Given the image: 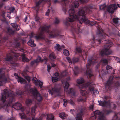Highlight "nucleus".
Masks as SVG:
<instances>
[{"mask_svg":"<svg viewBox=\"0 0 120 120\" xmlns=\"http://www.w3.org/2000/svg\"><path fill=\"white\" fill-rule=\"evenodd\" d=\"M78 101L79 102H83L86 101V100L81 97H79L77 99Z\"/></svg>","mask_w":120,"mask_h":120,"instance_id":"nucleus-44","label":"nucleus"},{"mask_svg":"<svg viewBox=\"0 0 120 120\" xmlns=\"http://www.w3.org/2000/svg\"><path fill=\"white\" fill-rule=\"evenodd\" d=\"M101 73L102 74H104L106 73L104 71L103 69L102 70V71H101Z\"/></svg>","mask_w":120,"mask_h":120,"instance_id":"nucleus-57","label":"nucleus"},{"mask_svg":"<svg viewBox=\"0 0 120 120\" xmlns=\"http://www.w3.org/2000/svg\"><path fill=\"white\" fill-rule=\"evenodd\" d=\"M118 35L120 37V33H118Z\"/></svg>","mask_w":120,"mask_h":120,"instance_id":"nucleus-63","label":"nucleus"},{"mask_svg":"<svg viewBox=\"0 0 120 120\" xmlns=\"http://www.w3.org/2000/svg\"><path fill=\"white\" fill-rule=\"evenodd\" d=\"M108 98V97L104 96L103 100L98 101L99 105L103 107L110 108V109L112 108L113 109H115L116 108V105L114 104L111 105L110 101H106ZM112 112V111L111 109L109 110L103 109L101 111L97 110L92 114L91 118L94 120L97 117H98V120H105V115L109 114Z\"/></svg>","mask_w":120,"mask_h":120,"instance_id":"nucleus-5","label":"nucleus"},{"mask_svg":"<svg viewBox=\"0 0 120 120\" xmlns=\"http://www.w3.org/2000/svg\"><path fill=\"white\" fill-rule=\"evenodd\" d=\"M83 56L82 55V54H81V56L84 59V58L85 57V58H86V53L85 52V51H83Z\"/></svg>","mask_w":120,"mask_h":120,"instance_id":"nucleus-49","label":"nucleus"},{"mask_svg":"<svg viewBox=\"0 0 120 120\" xmlns=\"http://www.w3.org/2000/svg\"><path fill=\"white\" fill-rule=\"evenodd\" d=\"M34 24V22H32L31 23L30 25V28L34 27H35Z\"/></svg>","mask_w":120,"mask_h":120,"instance_id":"nucleus-51","label":"nucleus"},{"mask_svg":"<svg viewBox=\"0 0 120 120\" xmlns=\"http://www.w3.org/2000/svg\"><path fill=\"white\" fill-rule=\"evenodd\" d=\"M5 68L0 69V86L2 85L8 81V79L4 75Z\"/></svg>","mask_w":120,"mask_h":120,"instance_id":"nucleus-12","label":"nucleus"},{"mask_svg":"<svg viewBox=\"0 0 120 120\" xmlns=\"http://www.w3.org/2000/svg\"><path fill=\"white\" fill-rule=\"evenodd\" d=\"M120 79V77L118 76L115 78L112 76L110 77L108 80L105 84V88L107 90H110L115 86H120V82L118 80Z\"/></svg>","mask_w":120,"mask_h":120,"instance_id":"nucleus-7","label":"nucleus"},{"mask_svg":"<svg viewBox=\"0 0 120 120\" xmlns=\"http://www.w3.org/2000/svg\"><path fill=\"white\" fill-rule=\"evenodd\" d=\"M60 22V20L59 19L56 18L54 22V24L55 25L58 24Z\"/></svg>","mask_w":120,"mask_h":120,"instance_id":"nucleus-40","label":"nucleus"},{"mask_svg":"<svg viewBox=\"0 0 120 120\" xmlns=\"http://www.w3.org/2000/svg\"><path fill=\"white\" fill-rule=\"evenodd\" d=\"M94 107V106L93 105H91L89 107V109L91 110H92Z\"/></svg>","mask_w":120,"mask_h":120,"instance_id":"nucleus-54","label":"nucleus"},{"mask_svg":"<svg viewBox=\"0 0 120 120\" xmlns=\"http://www.w3.org/2000/svg\"><path fill=\"white\" fill-rule=\"evenodd\" d=\"M7 33L10 34H13L14 32V31L12 30L11 28H10L7 29Z\"/></svg>","mask_w":120,"mask_h":120,"instance_id":"nucleus-37","label":"nucleus"},{"mask_svg":"<svg viewBox=\"0 0 120 120\" xmlns=\"http://www.w3.org/2000/svg\"><path fill=\"white\" fill-rule=\"evenodd\" d=\"M28 66H26L25 69L23 71L22 73V75L28 81V82H30L31 78L27 75V73L28 72Z\"/></svg>","mask_w":120,"mask_h":120,"instance_id":"nucleus-16","label":"nucleus"},{"mask_svg":"<svg viewBox=\"0 0 120 120\" xmlns=\"http://www.w3.org/2000/svg\"><path fill=\"white\" fill-rule=\"evenodd\" d=\"M60 89L57 88L55 87L52 88L51 90H49L48 92H49L52 95L53 94V93L54 92H59L60 91Z\"/></svg>","mask_w":120,"mask_h":120,"instance_id":"nucleus-21","label":"nucleus"},{"mask_svg":"<svg viewBox=\"0 0 120 120\" xmlns=\"http://www.w3.org/2000/svg\"><path fill=\"white\" fill-rule=\"evenodd\" d=\"M47 120H53L54 119V116L53 114H50L49 115H47Z\"/></svg>","mask_w":120,"mask_h":120,"instance_id":"nucleus-30","label":"nucleus"},{"mask_svg":"<svg viewBox=\"0 0 120 120\" xmlns=\"http://www.w3.org/2000/svg\"><path fill=\"white\" fill-rule=\"evenodd\" d=\"M70 79V77L68 76L65 79H62V82L64 86L65 92L67 94L73 97H75L76 96V92L75 90L72 88L68 89L69 85L68 81H69Z\"/></svg>","mask_w":120,"mask_h":120,"instance_id":"nucleus-8","label":"nucleus"},{"mask_svg":"<svg viewBox=\"0 0 120 120\" xmlns=\"http://www.w3.org/2000/svg\"><path fill=\"white\" fill-rule=\"evenodd\" d=\"M114 58L115 59H116V60H119V59L118 57H114Z\"/></svg>","mask_w":120,"mask_h":120,"instance_id":"nucleus-62","label":"nucleus"},{"mask_svg":"<svg viewBox=\"0 0 120 120\" xmlns=\"http://www.w3.org/2000/svg\"><path fill=\"white\" fill-rule=\"evenodd\" d=\"M92 7L90 5L85 6L84 8H81L78 11H76L73 8L70 9L68 11V13L69 17L66 18V20L64 21V22L65 25L68 26L69 25L70 22L74 21L75 20L77 21V23L72 24L71 26V30L74 34H77L82 32V30L80 29L79 23L81 24L83 22L86 24H88L91 26L96 24L97 29V36L98 37L97 39L96 37L94 38V41L96 44H100L102 41L100 39L101 38L104 41V43L105 44L104 45V49H102L100 53V54L103 56L105 55H108L111 53V51L109 49L112 45V41L110 40H106L108 38V36L105 34L103 30L99 25L98 22L94 20L90 21L86 17L85 15V13H86L90 14L91 13V9Z\"/></svg>","mask_w":120,"mask_h":120,"instance_id":"nucleus-1","label":"nucleus"},{"mask_svg":"<svg viewBox=\"0 0 120 120\" xmlns=\"http://www.w3.org/2000/svg\"><path fill=\"white\" fill-rule=\"evenodd\" d=\"M68 102L73 106H74L75 105V103L74 100H73L72 99L68 100Z\"/></svg>","mask_w":120,"mask_h":120,"instance_id":"nucleus-43","label":"nucleus"},{"mask_svg":"<svg viewBox=\"0 0 120 120\" xmlns=\"http://www.w3.org/2000/svg\"><path fill=\"white\" fill-rule=\"evenodd\" d=\"M79 5L78 2L77 1H75L72 4V8L74 7L77 8Z\"/></svg>","mask_w":120,"mask_h":120,"instance_id":"nucleus-31","label":"nucleus"},{"mask_svg":"<svg viewBox=\"0 0 120 120\" xmlns=\"http://www.w3.org/2000/svg\"><path fill=\"white\" fill-rule=\"evenodd\" d=\"M54 75L55 76H56V77H57V76L59 75V74L57 72H56L55 73Z\"/></svg>","mask_w":120,"mask_h":120,"instance_id":"nucleus-55","label":"nucleus"},{"mask_svg":"<svg viewBox=\"0 0 120 120\" xmlns=\"http://www.w3.org/2000/svg\"><path fill=\"white\" fill-rule=\"evenodd\" d=\"M1 100L2 104H0V108H3L6 110H8L9 107H11L16 110L19 109L23 111L25 109L21 104L19 102H17L14 104L12 103L15 101V97L16 95L14 92L10 90L5 89L1 91Z\"/></svg>","mask_w":120,"mask_h":120,"instance_id":"nucleus-3","label":"nucleus"},{"mask_svg":"<svg viewBox=\"0 0 120 120\" xmlns=\"http://www.w3.org/2000/svg\"><path fill=\"white\" fill-rule=\"evenodd\" d=\"M63 11L64 12L65 14H66V12L67 10V8L65 6H64L62 8Z\"/></svg>","mask_w":120,"mask_h":120,"instance_id":"nucleus-50","label":"nucleus"},{"mask_svg":"<svg viewBox=\"0 0 120 120\" xmlns=\"http://www.w3.org/2000/svg\"><path fill=\"white\" fill-rule=\"evenodd\" d=\"M72 70L75 75H76L79 73V70L78 67L77 66L75 67L74 68V69H72Z\"/></svg>","mask_w":120,"mask_h":120,"instance_id":"nucleus-28","label":"nucleus"},{"mask_svg":"<svg viewBox=\"0 0 120 120\" xmlns=\"http://www.w3.org/2000/svg\"><path fill=\"white\" fill-rule=\"evenodd\" d=\"M64 103L63 104V106H66L67 105V102H68V100H67L65 99H64L63 100Z\"/></svg>","mask_w":120,"mask_h":120,"instance_id":"nucleus-48","label":"nucleus"},{"mask_svg":"<svg viewBox=\"0 0 120 120\" xmlns=\"http://www.w3.org/2000/svg\"><path fill=\"white\" fill-rule=\"evenodd\" d=\"M45 2V1L44 0H40L36 3V5L35 8L36 10V13L34 15L35 20L36 21L38 22L40 19V18L38 17L37 14V13L39 10V8L40 6H43V4Z\"/></svg>","mask_w":120,"mask_h":120,"instance_id":"nucleus-11","label":"nucleus"},{"mask_svg":"<svg viewBox=\"0 0 120 120\" xmlns=\"http://www.w3.org/2000/svg\"><path fill=\"white\" fill-rule=\"evenodd\" d=\"M21 56H22V60L23 61L27 62L29 61V60L26 58L25 54H21Z\"/></svg>","mask_w":120,"mask_h":120,"instance_id":"nucleus-33","label":"nucleus"},{"mask_svg":"<svg viewBox=\"0 0 120 120\" xmlns=\"http://www.w3.org/2000/svg\"><path fill=\"white\" fill-rule=\"evenodd\" d=\"M27 16H26V17L25 18V19H24V21L25 22H26V20L27 19Z\"/></svg>","mask_w":120,"mask_h":120,"instance_id":"nucleus-59","label":"nucleus"},{"mask_svg":"<svg viewBox=\"0 0 120 120\" xmlns=\"http://www.w3.org/2000/svg\"><path fill=\"white\" fill-rule=\"evenodd\" d=\"M66 59L69 63H72V61L73 63H74L78 62L79 60V59L78 58H74L72 59V60L70 59L69 57H66Z\"/></svg>","mask_w":120,"mask_h":120,"instance_id":"nucleus-23","label":"nucleus"},{"mask_svg":"<svg viewBox=\"0 0 120 120\" xmlns=\"http://www.w3.org/2000/svg\"><path fill=\"white\" fill-rule=\"evenodd\" d=\"M51 67L49 65H47V71L49 72V70L51 69Z\"/></svg>","mask_w":120,"mask_h":120,"instance_id":"nucleus-53","label":"nucleus"},{"mask_svg":"<svg viewBox=\"0 0 120 120\" xmlns=\"http://www.w3.org/2000/svg\"><path fill=\"white\" fill-rule=\"evenodd\" d=\"M112 69V67L109 65H107L106 67V69L107 70H109L110 69Z\"/></svg>","mask_w":120,"mask_h":120,"instance_id":"nucleus-52","label":"nucleus"},{"mask_svg":"<svg viewBox=\"0 0 120 120\" xmlns=\"http://www.w3.org/2000/svg\"><path fill=\"white\" fill-rule=\"evenodd\" d=\"M101 62L102 64L103 65H105L107 64L108 60L106 59H102L101 60Z\"/></svg>","mask_w":120,"mask_h":120,"instance_id":"nucleus-35","label":"nucleus"},{"mask_svg":"<svg viewBox=\"0 0 120 120\" xmlns=\"http://www.w3.org/2000/svg\"><path fill=\"white\" fill-rule=\"evenodd\" d=\"M64 54L66 56L68 55L69 54V52L66 49H64Z\"/></svg>","mask_w":120,"mask_h":120,"instance_id":"nucleus-45","label":"nucleus"},{"mask_svg":"<svg viewBox=\"0 0 120 120\" xmlns=\"http://www.w3.org/2000/svg\"><path fill=\"white\" fill-rule=\"evenodd\" d=\"M50 25L47 26L44 25L40 26L37 33L36 35L33 33H31L30 36L31 38H34L35 39H42L45 40L47 43H49L50 41L48 39H45L44 36L45 33H46L51 38H54L56 37L60 36L59 31L57 29H54L52 31L49 30Z\"/></svg>","mask_w":120,"mask_h":120,"instance_id":"nucleus-6","label":"nucleus"},{"mask_svg":"<svg viewBox=\"0 0 120 120\" xmlns=\"http://www.w3.org/2000/svg\"><path fill=\"white\" fill-rule=\"evenodd\" d=\"M3 4V3H2L1 4H0V8L2 7Z\"/></svg>","mask_w":120,"mask_h":120,"instance_id":"nucleus-61","label":"nucleus"},{"mask_svg":"<svg viewBox=\"0 0 120 120\" xmlns=\"http://www.w3.org/2000/svg\"><path fill=\"white\" fill-rule=\"evenodd\" d=\"M8 120H15V119L14 118H9Z\"/></svg>","mask_w":120,"mask_h":120,"instance_id":"nucleus-58","label":"nucleus"},{"mask_svg":"<svg viewBox=\"0 0 120 120\" xmlns=\"http://www.w3.org/2000/svg\"><path fill=\"white\" fill-rule=\"evenodd\" d=\"M3 1V2H5V1H6L7 0H2Z\"/></svg>","mask_w":120,"mask_h":120,"instance_id":"nucleus-64","label":"nucleus"},{"mask_svg":"<svg viewBox=\"0 0 120 120\" xmlns=\"http://www.w3.org/2000/svg\"><path fill=\"white\" fill-rule=\"evenodd\" d=\"M28 44L31 46H34L36 45L34 43V41L33 40L30 39L28 42Z\"/></svg>","mask_w":120,"mask_h":120,"instance_id":"nucleus-27","label":"nucleus"},{"mask_svg":"<svg viewBox=\"0 0 120 120\" xmlns=\"http://www.w3.org/2000/svg\"><path fill=\"white\" fill-rule=\"evenodd\" d=\"M68 0H61L60 1L58 0H54L53 2L54 4L60 3L62 4L66 5V3L68 2Z\"/></svg>","mask_w":120,"mask_h":120,"instance_id":"nucleus-22","label":"nucleus"},{"mask_svg":"<svg viewBox=\"0 0 120 120\" xmlns=\"http://www.w3.org/2000/svg\"><path fill=\"white\" fill-rule=\"evenodd\" d=\"M70 112L74 115L76 113V111L74 109H71L70 111Z\"/></svg>","mask_w":120,"mask_h":120,"instance_id":"nucleus-47","label":"nucleus"},{"mask_svg":"<svg viewBox=\"0 0 120 120\" xmlns=\"http://www.w3.org/2000/svg\"><path fill=\"white\" fill-rule=\"evenodd\" d=\"M45 114H43L41 116L39 119L37 118L35 119L33 117H32V119L31 120H42V117L43 116H45ZM26 120H31L30 118H28Z\"/></svg>","mask_w":120,"mask_h":120,"instance_id":"nucleus-29","label":"nucleus"},{"mask_svg":"<svg viewBox=\"0 0 120 120\" xmlns=\"http://www.w3.org/2000/svg\"><path fill=\"white\" fill-rule=\"evenodd\" d=\"M118 113H115V115L113 118L112 120H120V118L119 119L117 116Z\"/></svg>","mask_w":120,"mask_h":120,"instance_id":"nucleus-41","label":"nucleus"},{"mask_svg":"<svg viewBox=\"0 0 120 120\" xmlns=\"http://www.w3.org/2000/svg\"><path fill=\"white\" fill-rule=\"evenodd\" d=\"M67 116V115H66L64 112L61 113L59 114V117L63 119L65 118Z\"/></svg>","mask_w":120,"mask_h":120,"instance_id":"nucleus-34","label":"nucleus"},{"mask_svg":"<svg viewBox=\"0 0 120 120\" xmlns=\"http://www.w3.org/2000/svg\"><path fill=\"white\" fill-rule=\"evenodd\" d=\"M26 93L30 96H32L34 98V100H33L30 99H26V103L27 105L29 106L33 103V101H35V106L32 108L31 113L28 111L27 113V115L29 116L32 115L33 116H32V117H33L34 118V116L35 114V109L37 106L39 105V102L37 104H36V100L39 102L40 101L42 100V97L35 89L30 88L29 89L25 90L24 91H21L20 89H17L16 90V94L17 96H21L22 94Z\"/></svg>","mask_w":120,"mask_h":120,"instance_id":"nucleus-4","label":"nucleus"},{"mask_svg":"<svg viewBox=\"0 0 120 120\" xmlns=\"http://www.w3.org/2000/svg\"><path fill=\"white\" fill-rule=\"evenodd\" d=\"M19 54L17 53L12 51H11L10 53H8L6 57L4 59L5 61H10L11 63V65L12 67H15L18 66L17 63L16 62L15 58L18 59L19 57Z\"/></svg>","mask_w":120,"mask_h":120,"instance_id":"nucleus-9","label":"nucleus"},{"mask_svg":"<svg viewBox=\"0 0 120 120\" xmlns=\"http://www.w3.org/2000/svg\"><path fill=\"white\" fill-rule=\"evenodd\" d=\"M51 66L52 67H54L56 66V64L53 63H51Z\"/></svg>","mask_w":120,"mask_h":120,"instance_id":"nucleus-56","label":"nucleus"},{"mask_svg":"<svg viewBox=\"0 0 120 120\" xmlns=\"http://www.w3.org/2000/svg\"><path fill=\"white\" fill-rule=\"evenodd\" d=\"M68 75L67 72L66 71H65L61 73V74L59 76V78L57 77H52V79L53 82H54L57 81L59 79H61L63 78L64 77Z\"/></svg>","mask_w":120,"mask_h":120,"instance_id":"nucleus-15","label":"nucleus"},{"mask_svg":"<svg viewBox=\"0 0 120 120\" xmlns=\"http://www.w3.org/2000/svg\"><path fill=\"white\" fill-rule=\"evenodd\" d=\"M14 76H15V78L17 79V81L18 82H20L21 84H25L26 83V80L19 76L18 74L16 73L14 74Z\"/></svg>","mask_w":120,"mask_h":120,"instance_id":"nucleus-18","label":"nucleus"},{"mask_svg":"<svg viewBox=\"0 0 120 120\" xmlns=\"http://www.w3.org/2000/svg\"><path fill=\"white\" fill-rule=\"evenodd\" d=\"M99 7L101 10H105L106 8V6L105 4H104L100 6Z\"/></svg>","mask_w":120,"mask_h":120,"instance_id":"nucleus-38","label":"nucleus"},{"mask_svg":"<svg viewBox=\"0 0 120 120\" xmlns=\"http://www.w3.org/2000/svg\"><path fill=\"white\" fill-rule=\"evenodd\" d=\"M5 9L6 10H8L9 11H2L0 13L1 15L4 18L3 21H5L6 20L5 18V14H7V16L10 19L11 18L10 16L11 13L14 12L15 11V8L14 7H10L8 6L6 7Z\"/></svg>","mask_w":120,"mask_h":120,"instance_id":"nucleus-10","label":"nucleus"},{"mask_svg":"<svg viewBox=\"0 0 120 120\" xmlns=\"http://www.w3.org/2000/svg\"><path fill=\"white\" fill-rule=\"evenodd\" d=\"M13 44L16 47H19L20 46V43L17 41H15L13 42Z\"/></svg>","mask_w":120,"mask_h":120,"instance_id":"nucleus-39","label":"nucleus"},{"mask_svg":"<svg viewBox=\"0 0 120 120\" xmlns=\"http://www.w3.org/2000/svg\"><path fill=\"white\" fill-rule=\"evenodd\" d=\"M49 56L50 59L52 60L55 59L56 58L53 53H51L49 55Z\"/></svg>","mask_w":120,"mask_h":120,"instance_id":"nucleus-42","label":"nucleus"},{"mask_svg":"<svg viewBox=\"0 0 120 120\" xmlns=\"http://www.w3.org/2000/svg\"><path fill=\"white\" fill-rule=\"evenodd\" d=\"M46 1L48 3V7L49 8L45 12V15L47 16H48L49 15V13L51 11H53L52 8L51 7L50 8L51 5V3L50 0H46Z\"/></svg>","mask_w":120,"mask_h":120,"instance_id":"nucleus-19","label":"nucleus"},{"mask_svg":"<svg viewBox=\"0 0 120 120\" xmlns=\"http://www.w3.org/2000/svg\"><path fill=\"white\" fill-rule=\"evenodd\" d=\"M11 25L14 28L15 30H18L20 29V27L18 26L15 22L11 23Z\"/></svg>","mask_w":120,"mask_h":120,"instance_id":"nucleus-24","label":"nucleus"},{"mask_svg":"<svg viewBox=\"0 0 120 120\" xmlns=\"http://www.w3.org/2000/svg\"><path fill=\"white\" fill-rule=\"evenodd\" d=\"M32 81L34 83L38 84L41 88H42V86L43 83V82L42 81L39 80H38L35 77H34L32 79Z\"/></svg>","mask_w":120,"mask_h":120,"instance_id":"nucleus-20","label":"nucleus"},{"mask_svg":"<svg viewBox=\"0 0 120 120\" xmlns=\"http://www.w3.org/2000/svg\"><path fill=\"white\" fill-rule=\"evenodd\" d=\"M19 115L20 117L22 119H23L26 118V115L24 113L21 112L19 113Z\"/></svg>","mask_w":120,"mask_h":120,"instance_id":"nucleus-36","label":"nucleus"},{"mask_svg":"<svg viewBox=\"0 0 120 120\" xmlns=\"http://www.w3.org/2000/svg\"><path fill=\"white\" fill-rule=\"evenodd\" d=\"M97 56H89L88 58L87 63L86 64L87 70L86 73L87 77L89 78V81L84 84V82L83 78H81L77 79L76 86L80 88L86 89L89 91L93 92L94 94L99 93L98 91L96 90H94V85L92 83L93 80L94 79V76L93 75L91 66V65L95 64L98 61Z\"/></svg>","mask_w":120,"mask_h":120,"instance_id":"nucleus-2","label":"nucleus"},{"mask_svg":"<svg viewBox=\"0 0 120 120\" xmlns=\"http://www.w3.org/2000/svg\"><path fill=\"white\" fill-rule=\"evenodd\" d=\"M77 112L78 113L77 114L76 118V120H82V117L83 115V110L82 109L78 110Z\"/></svg>","mask_w":120,"mask_h":120,"instance_id":"nucleus-17","label":"nucleus"},{"mask_svg":"<svg viewBox=\"0 0 120 120\" xmlns=\"http://www.w3.org/2000/svg\"><path fill=\"white\" fill-rule=\"evenodd\" d=\"M64 47V46L63 45H62L61 46H60L59 45L57 44L55 46V50H56L57 51H60L62 48H63Z\"/></svg>","mask_w":120,"mask_h":120,"instance_id":"nucleus-26","label":"nucleus"},{"mask_svg":"<svg viewBox=\"0 0 120 120\" xmlns=\"http://www.w3.org/2000/svg\"><path fill=\"white\" fill-rule=\"evenodd\" d=\"M80 93L81 95L84 96L86 99L87 98L88 95L89 93L86 90H80Z\"/></svg>","mask_w":120,"mask_h":120,"instance_id":"nucleus-25","label":"nucleus"},{"mask_svg":"<svg viewBox=\"0 0 120 120\" xmlns=\"http://www.w3.org/2000/svg\"><path fill=\"white\" fill-rule=\"evenodd\" d=\"M48 60L47 58L46 57L44 59H41L40 57L38 56L36 60L31 62L30 64L32 66L36 65L38 63L41 62H45V64H47Z\"/></svg>","mask_w":120,"mask_h":120,"instance_id":"nucleus-13","label":"nucleus"},{"mask_svg":"<svg viewBox=\"0 0 120 120\" xmlns=\"http://www.w3.org/2000/svg\"><path fill=\"white\" fill-rule=\"evenodd\" d=\"M77 52L79 53H82V50L80 47H77L76 48L75 53L77 54Z\"/></svg>","mask_w":120,"mask_h":120,"instance_id":"nucleus-32","label":"nucleus"},{"mask_svg":"<svg viewBox=\"0 0 120 120\" xmlns=\"http://www.w3.org/2000/svg\"><path fill=\"white\" fill-rule=\"evenodd\" d=\"M117 104L119 107H120V102H117Z\"/></svg>","mask_w":120,"mask_h":120,"instance_id":"nucleus-60","label":"nucleus"},{"mask_svg":"<svg viewBox=\"0 0 120 120\" xmlns=\"http://www.w3.org/2000/svg\"><path fill=\"white\" fill-rule=\"evenodd\" d=\"M118 18H114L113 19L114 23L115 24H117L118 22Z\"/></svg>","mask_w":120,"mask_h":120,"instance_id":"nucleus-46","label":"nucleus"},{"mask_svg":"<svg viewBox=\"0 0 120 120\" xmlns=\"http://www.w3.org/2000/svg\"><path fill=\"white\" fill-rule=\"evenodd\" d=\"M120 4H117V5L115 4H111L107 8V10L109 12L113 13L118 8L117 6L120 8Z\"/></svg>","mask_w":120,"mask_h":120,"instance_id":"nucleus-14","label":"nucleus"}]
</instances>
